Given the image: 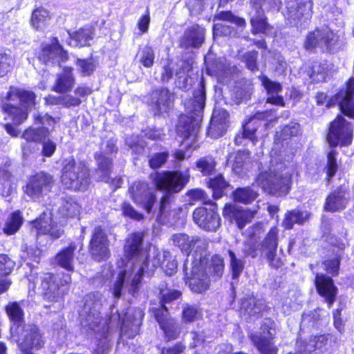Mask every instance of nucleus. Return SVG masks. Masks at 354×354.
I'll return each mask as SVG.
<instances>
[{
  "mask_svg": "<svg viewBox=\"0 0 354 354\" xmlns=\"http://www.w3.org/2000/svg\"><path fill=\"white\" fill-rule=\"evenodd\" d=\"M196 224L206 231H216L221 225L219 215L214 208L197 207L193 212Z\"/></svg>",
  "mask_w": 354,
  "mask_h": 354,
  "instance_id": "18",
  "label": "nucleus"
},
{
  "mask_svg": "<svg viewBox=\"0 0 354 354\" xmlns=\"http://www.w3.org/2000/svg\"><path fill=\"white\" fill-rule=\"evenodd\" d=\"M80 212L79 205L71 198H63L58 208V213L62 217H74Z\"/></svg>",
  "mask_w": 354,
  "mask_h": 354,
  "instance_id": "40",
  "label": "nucleus"
},
{
  "mask_svg": "<svg viewBox=\"0 0 354 354\" xmlns=\"http://www.w3.org/2000/svg\"><path fill=\"white\" fill-rule=\"evenodd\" d=\"M190 276L187 277V283L191 290L202 293L208 289L209 286V277L207 272V266L199 264L191 265Z\"/></svg>",
  "mask_w": 354,
  "mask_h": 354,
  "instance_id": "20",
  "label": "nucleus"
},
{
  "mask_svg": "<svg viewBox=\"0 0 354 354\" xmlns=\"http://www.w3.org/2000/svg\"><path fill=\"white\" fill-rule=\"evenodd\" d=\"M10 333L19 348L25 354H34L33 351L39 350L44 345L43 335L35 325L24 324L16 327L12 326Z\"/></svg>",
  "mask_w": 354,
  "mask_h": 354,
  "instance_id": "8",
  "label": "nucleus"
},
{
  "mask_svg": "<svg viewBox=\"0 0 354 354\" xmlns=\"http://www.w3.org/2000/svg\"><path fill=\"white\" fill-rule=\"evenodd\" d=\"M275 324L270 319H265L260 332L250 335L253 345L261 354H277L278 349L272 340L275 337Z\"/></svg>",
  "mask_w": 354,
  "mask_h": 354,
  "instance_id": "10",
  "label": "nucleus"
},
{
  "mask_svg": "<svg viewBox=\"0 0 354 354\" xmlns=\"http://www.w3.org/2000/svg\"><path fill=\"white\" fill-rule=\"evenodd\" d=\"M209 270V272L212 275L215 276L217 278H220L222 276L224 270L223 259L220 256H214L212 258Z\"/></svg>",
  "mask_w": 354,
  "mask_h": 354,
  "instance_id": "56",
  "label": "nucleus"
},
{
  "mask_svg": "<svg viewBox=\"0 0 354 354\" xmlns=\"http://www.w3.org/2000/svg\"><path fill=\"white\" fill-rule=\"evenodd\" d=\"M126 144L129 147L133 153L137 154L142 153L145 149L144 142L140 140L138 136L127 138Z\"/></svg>",
  "mask_w": 354,
  "mask_h": 354,
  "instance_id": "63",
  "label": "nucleus"
},
{
  "mask_svg": "<svg viewBox=\"0 0 354 354\" xmlns=\"http://www.w3.org/2000/svg\"><path fill=\"white\" fill-rule=\"evenodd\" d=\"M32 226L37 234H47L53 239L59 238L64 232L62 228L53 221L50 214L46 212L34 221Z\"/></svg>",
  "mask_w": 354,
  "mask_h": 354,
  "instance_id": "23",
  "label": "nucleus"
},
{
  "mask_svg": "<svg viewBox=\"0 0 354 354\" xmlns=\"http://www.w3.org/2000/svg\"><path fill=\"white\" fill-rule=\"evenodd\" d=\"M160 328L169 339L176 338L180 332V328L177 322L172 318L167 319L166 322L160 326Z\"/></svg>",
  "mask_w": 354,
  "mask_h": 354,
  "instance_id": "52",
  "label": "nucleus"
},
{
  "mask_svg": "<svg viewBox=\"0 0 354 354\" xmlns=\"http://www.w3.org/2000/svg\"><path fill=\"white\" fill-rule=\"evenodd\" d=\"M129 192L133 202L142 207L148 214L152 212L156 203V198L153 188L146 182H135L129 188Z\"/></svg>",
  "mask_w": 354,
  "mask_h": 354,
  "instance_id": "13",
  "label": "nucleus"
},
{
  "mask_svg": "<svg viewBox=\"0 0 354 354\" xmlns=\"http://www.w3.org/2000/svg\"><path fill=\"white\" fill-rule=\"evenodd\" d=\"M14 66V59L10 54H0V77H3L10 72Z\"/></svg>",
  "mask_w": 354,
  "mask_h": 354,
  "instance_id": "57",
  "label": "nucleus"
},
{
  "mask_svg": "<svg viewBox=\"0 0 354 354\" xmlns=\"http://www.w3.org/2000/svg\"><path fill=\"white\" fill-rule=\"evenodd\" d=\"M23 222V218L19 211L11 214L7 218L3 231L7 235L15 234L20 228Z\"/></svg>",
  "mask_w": 354,
  "mask_h": 354,
  "instance_id": "42",
  "label": "nucleus"
},
{
  "mask_svg": "<svg viewBox=\"0 0 354 354\" xmlns=\"http://www.w3.org/2000/svg\"><path fill=\"white\" fill-rule=\"evenodd\" d=\"M53 185L54 180L51 175L39 172L29 178L24 192L32 199L38 200L46 195Z\"/></svg>",
  "mask_w": 354,
  "mask_h": 354,
  "instance_id": "14",
  "label": "nucleus"
},
{
  "mask_svg": "<svg viewBox=\"0 0 354 354\" xmlns=\"http://www.w3.org/2000/svg\"><path fill=\"white\" fill-rule=\"evenodd\" d=\"M6 312L11 321L13 322L12 326H22L24 313L17 302L10 303L6 306Z\"/></svg>",
  "mask_w": 354,
  "mask_h": 354,
  "instance_id": "47",
  "label": "nucleus"
},
{
  "mask_svg": "<svg viewBox=\"0 0 354 354\" xmlns=\"http://www.w3.org/2000/svg\"><path fill=\"white\" fill-rule=\"evenodd\" d=\"M194 239L195 237H190L185 234H176L171 238L173 244L178 247L183 252L188 256L191 252Z\"/></svg>",
  "mask_w": 354,
  "mask_h": 354,
  "instance_id": "43",
  "label": "nucleus"
},
{
  "mask_svg": "<svg viewBox=\"0 0 354 354\" xmlns=\"http://www.w3.org/2000/svg\"><path fill=\"white\" fill-rule=\"evenodd\" d=\"M175 95L167 88H159L151 93V105L155 115L168 113L174 106Z\"/></svg>",
  "mask_w": 354,
  "mask_h": 354,
  "instance_id": "16",
  "label": "nucleus"
},
{
  "mask_svg": "<svg viewBox=\"0 0 354 354\" xmlns=\"http://www.w3.org/2000/svg\"><path fill=\"white\" fill-rule=\"evenodd\" d=\"M33 283L47 299L57 301L66 292L71 277L68 274H63L60 277L51 273H40Z\"/></svg>",
  "mask_w": 354,
  "mask_h": 354,
  "instance_id": "7",
  "label": "nucleus"
},
{
  "mask_svg": "<svg viewBox=\"0 0 354 354\" xmlns=\"http://www.w3.org/2000/svg\"><path fill=\"white\" fill-rule=\"evenodd\" d=\"M353 126L341 115L330 123L327 140L330 146L349 145L353 140Z\"/></svg>",
  "mask_w": 354,
  "mask_h": 354,
  "instance_id": "11",
  "label": "nucleus"
},
{
  "mask_svg": "<svg viewBox=\"0 0 354 354\" xmlns=\"http://www.w3.org/2000/svg\"><path fill=\"white\" fill-rule=\"evenodd\" d=\"M49 131L46 127L37 129L28 128L22 134V138L28 142H41L48 136Z\"/></svg>",
  "mask_w": 354,
  "mask_h": 354,
  "instance_id": "44",
  "label": "nucleus"
},
{
  "mask_svg": "<svg viewBox=\"0 0 354 354\" xmlns=\"http://www.w3.org/2000/svg\"><path fill=\"white\" fill-rule=\"evenodd\" d=\"M155 55L153 50L150 46H145L140 52V61L147 68H150L153 64Z\"/></svg>",
  "mask_w": 354,
  "mask_h": 354,
  "instance_id": "59",
  "label": "nucleus"
},
{
  "mask_svg": "<svg viewBox=\"0 0 354 354\" xmlns=\"http://www.w3.org/2000/svg\"><path fill=\"white\" fill-rule=\"evenodd\" d=\"M2 104L3 111L14 124L19 125L27 118L28 111L35 105V93L17 87H10Z\"/></svg>",
  "mask_w": 354,
  "mask_h": 354,
  "instance_id": "5",
  "label": "nucleus"
},
{
  "mask_svg": "<svg viewBox=\"0 0 354 354\" xmlns=\"http://www.w3.org/2000/svg\"><path fill=\"white\" fill-rule=\"evenodd\" d=\"M278 234L277 227H271L260 244H248L247 245L245 254L252 258H256L260 254L261 257H266L272 267L279 268L282 265V262L280 258L277 257Z\"/></svg>",
  "mask_w": 354,
  "mask_h": 354,
  "instance_id": "9",
  "label": "nucleus"
},
{
  "mask_svg": "<svg viewBox=\"0 0 354 354\" xmlns=\"http://www.w3.org/2000/svg\"><path fill=\"white\" fill-rule=\"evenodd\" d=\"M256 213L257 210L240 209L232 204L226 205L223 210V216L234 219L240 230L252 221Z\"/></svg>",
  "mask_w": 354,
  "mask_h": 354,
  "instance_id": "25",
  "label": "nucleus"
},
{
  "mask_svg": "<svg viewBox=\"0 0 354 354\" xmlns=\"http://www.w3.org/2000/svg\"><path fill=\"white\" fill-rule=\"evenodd\" d=\"M39 58L45 64L59 63L68 59V54L59 44L58 39L53 38L50 44L42 47Z\"/></svg>",
  "mask_w": 354,
  "mask_h": 354,
  "instance_id": "21",
  "label": "nucleus"
},
{
  "mask_svg": "<svg viewBox=\"0 0 354 354\" xmlns=\"http://www.w3.org/2000/svg\"><path fill=\"white\" fill-rule=\"evenodd\" d=\"M46 103L50 104H62L66 107L77 106L81 103V100L71 95H67L62 97L49 96L46 98Z\"/></svg>",
  "mask_w": 354,
  "mask_h": 354,
  "instance_id": "48",
  "label": "nucleus"
},
{
  "mask_svg": "<svg viewBox=\"0 0 354 354\" xmlns=\"http://www.w3.org/2000/svg\"><path fill=\"white\" fill-rule=\"evenodd\" d=\"M209 242L205 239L196 237L193 244L195 248L193 254L192 255L191 265L199 264L207 266L208 256L207 249Z\"/></svg>",
  "mask_w": 354,
  "mask_h": 354,
  "instance_id": "34",
  "label": "nucleus"
},
{
  "mask_svg": "<svg viewBox=\"0 0 354 354\" xmlns=\"http://www.w3.org/2000/svg\"><path fill=\"white\" fill-rule=\"evenodd\" d=\"M15 262L6 254H0V276L9 274L15 267Z\"/></svg>",
  "mask_w": 354,
  "mask_h": 354,
  "instance_id": "62",
  "label": "nucleus"
},
{
  "mask_svg": "<svg viewBox=\"0 0 354 354\" xmlns=\"http://www.w3.org/2000/svg\"><path fill=\"white\" fill-rule=\"evenodd\" d=\"M312 7L310 0H286V15L295 25L302 19L305 21L311 17Z\"/></svg>",
  "mask_w": 354,
  "mask_h": 354,
  "instance_id": "17",
  "label": "nucleus"
},
{
  "mask_svg": "<svg viewBox=\"0 0 354 354\" xmlns=\"http://www.w3.org/2000/svg\"><path fill=\"white\" fill-rule=\"evenodd\" d=\"M202 317V312L196 305L188 304L183 306L182 320L185 323H191L199 319Z\"/></svg>",
  "mask_w": 354,
  "mask_h": 354,
  "instance_id": "46",
  "label": "nucleus"
},
{
  "mask_svg": "<svg viewBox=\"0 0 354 354\" xmlns=\"http://www.w3.org/2000/svg\"><path fill=\"white\" fill-rule=\"evenodd\" d=\"M255 182L268 194L284 195L290 189L292 173L283 163L274 165L273 160H271L269 169L261 171Z\"/></svg>",
  "mask_w": 354,
  "mask_h": 354,
  "instance_id": "4",
  "label": "nucleus"
},
{
  "mask_svg": "<svg viewBox=\"0 0 354 354\" xmlns=\"http://www.w3.org/2000/svg\"><path fill=\"white\" fill-rule=\"evenodd\" d=\"M328 339L325 335H319L311 337L306 342L301 339L297 340L296 354H317L314 352L322 349L327 344Z\"/></svg>",
  "mask_w": 354,
  "mask_h": 354,
  "instance_id": "33",
  "label": "nucleus"
},
{
  "mask_svg": "<svg viewBox=\"0 0 354 354\" xmlns=\"http://www.w3.org/2000/svg\"><path fill=\"white\" fill-rule=\"evenodd\" d=\"M142 241L141 233H133L126 240L124 250L129 259L121 268L117 279L111 288L116 299L122 296L124 289L134 295L140 288L143 274L152 272L156 268L162 266L167 275L173 274L177 270V263L168 251L154 252L153 259H149L142 250Z\"/></svg>",
  "mask_w": 354,
  "mask_h": 354,
  "instance_id": "1",
  "label": "nucleus"
},
{
  "mask_svg": "<svg viewBox=\"0 0 354 354\" xmlns=\"http://www.w3.org/2000/svg\"><path fill=\"white\" fill-rule=\"evenodd\" d=\"M187 194L189 197L190 201L194 202L200 201L203 204H207L210 201L205 192L201 189H191Z\"/></svg>",
  "mask_w": 354,
  "mask_h": 354,
  "instance_id": "64",
  "label": "nucleus"
},
{
  "mask_svg": "<svg viewBox=\"0 0 354 354\" xmlns=\"http://www.w3.org/2000/svg\"><path fill=\"white\" fill-rule=\"evenodd\" d=\"M258 196V192L250 187L237 188L233 192L234 200L243 204L251 203L257 199Z\"/></svg>",
  "mask_w": 354,
  "mask_h": 354,
  "instance_id": "41",
  "label": "nucleus"
},
{
  "mask_svg": "<svg viewBox=\"0 0 354 354\" xmlns=\"http://www.w3.org/2000/svg\"><path fill=\"white\" fill-rule=\"evenodd\" d=\"M144 314L140 309L129 308L121 326V333L129 338L134 337L138 332Z\"/></svg>",
  "mask_w": 354,
  "mask_h": 354,
  "instance_id": "24",
  "label": "nucleus"
},
{
  "mask_svg": "<svg viewBox=\"0 0 354 354\" xmlns=\"http://www.w3.org/2000/svg\"><path fill=\"white\" fill-rule=\"evenodd\" d=\"M227 253L230 258L232 278L234 279H238L243 270L244 262L241 259H238L233 251L229 250Z\"/></svg>",
  "mask_w": 354,
  "mask_h": 354,
  "instance_id": "51",
  "label": "nucleus"
},
{
  "mask_svg": "<svg viewBox=\"0 0 354 354\" xmlns=\"http://www.w3.org/2000/svg\"><path fill=\"white\" fill-rule=\"evenodd\" d=\"M161 304L165 305L167 303L171 302L180 297L181 293L176 290L160 288L159 292Z\"/></svg>",
  "mask_w": 354,
  "mask_h": 354,
  "instance_id": "60",
  "label": "nucleus"
},
{
  "mask_svg": "<svg viewBox=\"0 0 354 354\" xmlns=\"http://www.w3.org/2000/svg\"><path fill=\"white\" fill-rule=\"evenodd\" d=\"M330 243L334 248H337L336 251L335 248L333 249V252H335V257L326 260L323 264L328 273L333 276H336L339 273L341 257L345 248V243L333 236L330 238Z\"/></svg>",
  "mask_w": 354,
  "mask_h": 354,
  "instance_id": "31",
  "label": "nucleus"
},
{
  "mask_svg": "<svg viewBox=\"0 0 354 354\" xmlns=\"http://www.w3.org/2000/svg\"><path fill=\"white\" fill-rule=\"evenodd\" d=\"M257 16L252 17L250 19L254 34L265 32L267 27V23L263 17V12L257 10Z\"/></svg>",
  "mask_w": 354,
  "mask_h": 354,
  "instance_id": "55",
  "label": "nucleus"
},
{
  "mask_svg": "<svg viewBox=\"0 0 354 354\" xmlns=\"http://www.w3.org/2000/svg\"><path fill=\"white\" fill-rule=\"evenodd\" d=\"M61 181L67 189L83 190L89 184V169L86 164L73 158L63 162Z\"/></svg>",
  "mask_w": 354,
  "mask_h": 354,
  "instance_id": "6",
  "label": "nucleus"
},
{
  "mask_svg": "<svg viewBox=\"0 0 354 354\" xmlns=\"http://www.w3.org/2000/svg\"><path fill=\"white\" fill-rule=\"evenodd\" d=\"M309 216L307 212H301L298 209H294L286 213L282 221V225L286 229H291L295 224H303Z\"/></svg>",
  "mask_w": 354,
  "mask_h": 354,
  "instance_id": "38",
  "label": "nucleus"
},
{
  "mask_svg": "<svg viewBox=\"0 0 354 354\" xmlns=\"http://www.w3.org/2000/svg\"><path fill=\"white\" fill-rule=\"evenodd\" d=\"M350 198L346 189L339 187L331 193L326 200L324 209L329 212H335L346 207Z\"/></svg>",
  "mask_w": 354,
  "mask_h": 354,
  "instance_id": "29",
  "label": "nucleus"
},
{
  "mask_svg": "<svg viewBox=\"0 0 354 354\" xmlns=\"http://www.w3.org/2000/svg\"><path fill=\"white\" fill-rule=\"evenodd\" d=\"M73 68L65 67L62 73L57 74L53 90L57 93H65L71 91L75 84Z\"/></svg>",
  "mask_w": 354,
  "mask_h": 354,
  "instance_id": "32",
  "label": "nucleus"
},
{
  "mask_svg": "<svg viewBox=\"0 0 354 354\" xmlns=\"http://www.w3.org/2000/svg\"><path fill=\"white\" fill-rule=\"evenodd\" d=\"M50 19L49 12L44 8H37L32 14L31 24L37 30H42L46 26L47 21Z\"/></svg>",
  "mask_w": 354,
  "mask_h": 354,
  "instance_id": "45",
  "label": "nucleus"
},
{
  "mask_svg": "<svg viewBox=\"0 0 354 354\" xmlns=\"http://www.w3.org/2000/svg\"><path fill=\"white\" fill-rule=\"evenodd\" d=\"M205 39V29L198 25L187 28L180 39V46L185 48H199Z\"/></svg>",
  "mask_w": 354,
  "mask_h": 354,
  "instance_id": "30",
  "label": "nucleus"
},
{
  "mask_svg": "<svg viewBox=\"0 0 354 354\" xmlns=\"http://www.w3.org/2000/svg\"><path fill=\"white\" fill-rule=\"evenodd\" d=\"M248 158V152L242 151L236 152L232 164V170L236 174L241 176L244 173L245 166Z\"/></svg>",
  "mask_w": 354,
  "mask_h": 354,
  "instance_id": "49",
  "label": "nucleus"
},
{
  "mask_svg": "<svg viewBox=\"0 0 354 354\" xmlns=\"http://www.w3.org/2000/svg\"><path fill=\"white\" fill-rule=\"evenodd\" d=\"M105 301L102 294L94 292L86 296L83 310L80 315L82 333L88 337L108 338L109 326L100 317V309Z\"/></svg>",
  "mask_w": 354,
  "mask_h": 354,
  "instance_id": "3",
  "label": "nucleus"
},
{
  "mask_svg": "<svg viewBox=\"0 0 354 354\" xmlns=\"http://www.w3.org/2000/svg\"><path fill=\"white\" fill-rule=\"evenodd\" d=\"M254 118H251L248 122L243 124V137L250 140L254 145L257 141L255 136V132L257 129V126L255 125L256 121Z\"/></svg>",
  "mask_w": 354,
  "mask_h": 354,
  "instance_id": "58",
  "label": "nucleus"
},
{
  "mask_svg": "<svg viewBox=\"0 0 354 354\" xmlns=\"http://www.w3.org/2000/svg\"><path fill=\"white\" fill-rule=\"evenodd\" d=\"M76 250L75 244H71L62 250L55 257V262L62 268L72 271L74 270V252Z\"/></svg>",
  "mask_w": 354,
  "mask_h": 354,
  "instance_id": "37",
  "label": "nucleus"
},
{
  "mask_svg": "<svg viewBox=\"0 0 354 354\" xmlns=\"http://www.w3.org/2000/svg\"><path fill=\"white\" fill-rule=\"evenodd\" d=\"M315 285L318 293L325 298L330 308L335 301L337 290L333 283V279L323 274H317Z\"/></svg>",
  "mask_w": 354,
  "mask_h": 354,
  "instance_id": "26",
  "label": "nucleus"
},
{
  "mask_svg": "<svg viewBox=\"0 0 354 354\" xmlns=\"http://www.w3.org/2000/svg\"><path fill=\"white\" fill-rule=\"evenodd\" d=\"M215 161L212 157H204L196 162V167L204 175H210L215 169Z\"/></svg>",
  "mask_w": 354,
  "mask_h": 354,
  "instance_id": "54",
  "label": "nucleus"
},
{
  "mask_svg": "<svg viewBox=\"0 0 354 354\" xmlns=\"http://www.w3.org/2000/svg\"><path fill=\"white\" fill-rule=\"evenodd\" d=\"M208 186L214 190L213 196L220 198L222 190L227 187V183L221 175H218L209 180Z\"/></svg>",
  "mask_w": 354,
  "mask_h": 354,
  "instance_id": "53",
  "label": "nucleus"
},
{
  "mask_svg": "<svg viewBox=\"0 0 354 354\" xmlns=\"http://www.w3.org/2000/svg\"><path fill=\"white\" fill-rule=\"evenodd\" d=\"M189 180L188 171L185 172L167 171L156 174L154 183L158 189L178 192Z\"/></svg>",
  "mask_w": 354,
  "mask_h": 354,
  "instance_id": "12",
  "label": "nucleus"
},
{
  "mask_svg": "<svg viewBox=\"0 0 354 354\" xmlns=\"http://www.w3.org/2000/svg\"><path fill=\"white\" fill-rule=\"evenodd\" d=\"M89 252L93 259L105 261L110 256L109 241L105 231L100 227L94 228L89 244Z\"/></svg>",
  "mask_w": 354,
  "mask_h": 354,
  "instance_id": "15",
  "label": "nucleus"
},
{
  "mask_svg": "<svg viewBox=\"0 0 354 354\" xmlns=\"http://www.w3.org/2000/svg\"><path fill=\"white\" fill-rule=\"evenodd\" d=\"M229 127V114L223 109H214L212 113L207 134L212 138L223 136Z\"/></svg>",
  "mask_w": 354,
  "mask_h": 354,
  "instance_id": "22",
  "label": "nucleus"
},
{
  "mask_svg": "<svg viewBox=\"0 0 354 354\" xmlns=\"http://www.w3.org/2000/svg\"><path fill=\"white\" fill-rule=\"evenodd\" d=\"M263 304L262 299H257L253 296L244 297L241 299V309L249 315H254L261 312Z\"/></svg>",
  "mask_w": 354,
  "mask_h": 354,
  "instance_id": "39",
  "label": "nucleus"
},
{
  "mask_svg": "<svg viewBox=\"0 0 354 354\" xmlns=\"http://www.w3.org/2000/svg\"><path fill=\"white\" fill-rule=\"evenodd\" d=\"M95 159L97 163V169L95 171V178L98 180L106 183H111L118 186L121 179H112L111 174L112 172V160L104 154L96 153Z\"/></svg>",
  "mask_w": 354,
  "mask_h": 354,
  "instance_id": "28",
  "label": "nucleus"
},
{
  "mask_svg": "<svg viewBox=\"0 0 354 354\" xmlns=\"http://www.w3.org/2000/svg\"><path fill=\"white\" fill-rule=\"evenodd\" d=\"M205 103V91L203 80L198 90L194 93L193 98L185 102V113L178 118L176 127L178 134L185 139L194 141L200 131Z\"/></svg>",
  "mask_w": 354,
  "mask_h": 354,
  "instance_id": "2",
  "label": "nucleus"
},
{
  "mask_svg": "<svg viewBox=\"0 0 354 354\" xmlns=\"http://www.w3.org/2000/svg\"><path fill=\"white\" fill-rule=\"evenodd\" d=\"M335 156L336 152L334 150L330 151L327 156L326 170L328 179L333 177L337 171L338 166Z\"/></svg>",
  "mask_w": 354,
  "mask_h": 354,
  "instance_id": "61",
  "label": "nucleus"
},
{
  "mask_svg": "<svg viewBox=\"0 0 354 354\" xmlns=\"http://www.w3.org/2000/svg\"><path fill=\"white\" fill-rule=\"evenodd\" d=\"M335 34L328 30H315L310 32L305 41V47L308 50H313L316 47L330 49L336 41Z\"/></svg>",
  "mask_w": 354,
  "mask_h": 354,
  "instance_id": "19",
  "label": "nucleus"
},
{
  "mask_svg": "<svg viewBox=\"0 0 354 354\" xmlns=\"http://www.w3.org/2000/svg\"><path fill=\"white\" fill-rule=\"evenodd\" d=\"M261 82L268 94L267 102L273 104L283 106L284 102L283 97L278 95V93L281 91V86L280 84L272 82L266 77H263Z\"/></svg>",
  "mask_w": 354,
  "mask_h": 354,
  "instance_id": "35",
  "label": "nucleus"
},
{
  "mask_svg": "<svg viewBox=\"0 0 354 354\" xmlns=\"http://www.w3.org/2000/svg\"><path fill=\"white\" fill-rule=\"evenodd\" d=\"M335 100L344 115L354 118V77L350 80L347 90L338 93Z\"/></svg>",
  "mask_w": 354,
  "mask_h": 354,
  "instance_id": "27",
  "label": "nucleus"
},
{
  "mask_svg": "<svg viewBox=\"0 0 354 354\" xmlns=\"http://www.w3.org/2000/svg\"><path fill=\"white\" fill-rule=\"evenodd\" d=\"M69 41L68 44L74 47H82L89 45L93 39V31L91 28H84L78 30L73 35L68 32Z\"/></svg>",
  "mask_w": 354,
  "mask_h": 354,
  "instance_id": "36",
  "label": "nucleus"
},
{
  "mask_svg": "<svg viewBox=\"0 0 354 354\" xmlns=\"http://www.w3.org/2000/svg\"><path fill=\"white\" fill-rule=\"evenodd\" d=\"M326 74L327 71L325 64L317 62L313 64L310 71H309L310 78L315 83L325 81Z\"/></svg>",
  "mask_w": 354,
  "mask_h": 354,
  "instance_id": "50",
  "label": "nucleus"
}]
</instances>
